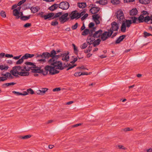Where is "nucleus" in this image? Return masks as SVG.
I'll list each match as a JSON object with an SVG mask.
<instances>
[{
	"label": "nucleus",
	"instance_id": "f257e3e1",
	"mask_svg": "<svg viewBox=\"0 0 152 152\" xmlns=\"http://www.w3.org/2000/svg\"><path fill=\"white\" fill-rule=\"evenodd\" d=\"M56 54V51L54 50H51L50 53V56L51 57V58L48 61V62L50 66L54 68V69L63 70L64 68L62 66V62L55 59V55Z\"/></svg>",
	"mask_w": 152,
	"mask_h": 152
},
{
	"label": "nucleus",
	"instance_id": "f03ea898",
	"mask_svg": "<svg viewBox=\"0 0 152 152\" xmlns=\"http://www.w3.org/2000/svg\"><path fill=\"white\" fill-rule=\"evenodd\" d=\"M36 68L34 70L33 72L41 73L44 75H46L48 74V72H49V74L50 75H54L56 74H58L59 71L56 69H54V68L52 67L51 66L46 65L44 68L45 71L42 69L41 66L38 67Z\"/></svg>",
	"mask_w": 152,
	"mask_h": 152
},
{
	"label": "nucleus",
	"instance_id": "7ed1b4c3",
	"mask_svg": "<svg viewBox=\"0 0 152 152\" xmlns=\"http://www.w3.org/2000/svg\"><path fill=\"white\" fill-rule=\"evenodd\" d=\"M111 27L108 29V31H105L104 35H105V34L107 33V36L110 37L113 34V31H116L118 30L119 28L118 24L117 23L115 22H113L111 23Z\"/></svg>",
	"mask_w": 152,
	"mask_h": 152
},
{
	"label": "nucleus",
	"instance_id": "20e7f679",
	"mask_svg": "<svg viewBox=\"0 0 152 152\" xmlns=\"http://www.w3.org/2000/svg\"><path fill=\"white\" fill-rule=\"evenodd\" d=\"M106 31H104L102 33L103 31L101 29H99V30L96 31L94 34V37L96 38H99L101 36V39L103 41H104L108 39L109 37H107V33L105 34V35H104Z\"/></svg>",
	"mask_w": 152,
	"mask_h": 152
},
{
	"label": "nucleus",
	"instance_id": "39448f33",
	"mask_svg": "<svg viewBox=\"0 0 152 152\" xmlns=\"http://www.w3.org/2000/svg\"><path fill=\"white\" fill-rule=\"evenodd\" d=\"M22 69H23L22 67L20 66H15L13 67L12 70H11L10 72L14 76L16 77H19L18 75L20 72L19 71H21Z\"/></svg>",
	"mask_w": 152,
	"mask_h": 152
},
{
	"label": "nucleus",
	"instance_id": "423d86ee",
	"mask_svg": "<svg viewBox=\"0 0 152 152\" xmlns=\"http://www.w3.org/2000/svg\"><path fill=\"white\" fill-rule=\"evenodd\" d=\"M59 8L63 10H67L70 6L69 3L66 1H63L58 4Z\"/></svg>",
	"mask_w": 152,
	"mask_h": 152
},
{
	"label": "nucleus",
	"instance_id": "0eeeda50",
	"mask_svg": "<svg viewBox=\"0 0 152 152\" xmlns=\"http://www.w3.org/2000/svg\"><path fill=\"white\" fill-rule=\"evenodd\" d=\"M115 15L117 19H118V22L119 23H121V21L124 18V15L123 12L121 10L118 11L115 13Z\"/></svg>",
	"mask_w": 152,
	"mask_h": 152
},
{
	"label": "nucleus",
	"instance_id": "6e6552de",
	"mask_svg": "<svg viewBox=\"0 0 152 152\" xmlns=\"http://www.w3.org/2000/svg\"><path fill=\"white\" fill-rule=\"evenodd\" d=\"M68 15V13H66L64 14L61 17H59V19L61 23H64L69 20V18L67 17Z\"/></svg>",
	"mask_w": 152,
	"mask_h": 152
},
{
	"label": "nucleus",
	"instance_id": "1a4fd4ad",
	"mask_svg": "<svg viewBox=\"0 0 152 152\" xmlns=\"http://www.w3.org/2000/svg\"><path fill=\"white\" fill-rule=\"evenodd\" d=\"M71 20H73L74 19H77L80 18V16H79V13L77 12V11L75 10L72 11L71 14L69 15Z\"/></svg>",
	"mask_w": 152,
	"mask_h": 152
},
{
	"label": "nucleus",
	"instance_id": "9d476101",
	"mask_svg": "<svg viewBox=\"0 0 152 152\" xmlns=\"http://www.w3.org/2000/svg\"><path fill=\"white\" fill-rule=\"evenodd\" d=\"M69 52L67 51L66 53H64L63 54L61 53V56L62 57V60L66 62L68 61H69V56L68 55L69 54Z\"/></svg>",
	"mask_w": 152,
	"mask_h": 152
},
{
	"label": "nucleus",
	"instance_id": "9b49d317",
	"mask_svg": "<svg viewBox=\"0 0 152 152\" xmlns=\"http://www.w3.org/2000/svg\"><path fill=\"white\" fill-rule=\"evenodd\" d=\"M100 10V8L95 7H92L89 10V12L92 14L97 13Z\"/></svg>",
	"mask_w": 152,
	"mask_h": 152
},
{
	"label": "nucleus",
	"instance_id": "f8f14e48",
	"mask_svg": "<svg viewBox=\"0 0 152 152\" xmlns=\"http://www.w3.org/2000/svg\"><path fill=\"white\" fill-rule=\"evenodd\" d=\"M54 15V13L53 12H51L48 13V14L45 15L44 16V18L45 20L47 19H49V20L53 19H52L53 16Z\"/></svg>",
	"mask_w": 152,
	"mask_h": 152
},
{
	"label": "nucleus",
	"instance_id": "ddd939ff",
	"mask_svg": "<svg viewBox=\"0 0 152 152\" xmlns=\"http://www.w3.org/2000/svg\"><path fill=\"white\" fill-rule=\"evenodd\" d=\"M29 74L28 72H27L23 69L21 70V71L19 72L18 75L22 76H28Z\"/></svg>",
	"mask_w": 152,
	"mask_h": 152
},
{
	"label": "nucleus",
	"instance_id": "4468645a",
	"mask_svg": "<svg viewBox=\"0 0 152 152\" xmlns=\"http://www.w3.org/2000/svg\"><path fill=\"white\" fill-rule=\"evenodd\" d=\"M126 27L125 23L123 21L121 28V31L122 32H125L126 30Z\"/></svg>",
	"mask_w": 152,
	"mask_h": 152
},
{
	"label": "nucleus",
	"instance_id": "2eb2a0df",
	"mask_svg": "<svg viewBox=\"0 0 152 152\" xmlns=\"http://www.w3.org/2000/svg\"><path fill=\"white\" fill-rule=\"evenodd\" d=\"M138 13V10L137 8L133 9L130 11V15L131 16H134L137 15Z\"/></svg>",
	"mask_w": 152,
	"mask_h": 152
},
{
	"label": "nucleus",
	"instance_id": "dca6fc26",
	"mask_svg": "<svg viewBox=\"0 0 152 152\" xmlns=\"http://www.w3.org/2000/svg\"><path fill=\"white\" fill-rule=\"evenodd\" d=\"M126 37V35H122L120 36L115 41L116 44H118L120 42L123 41L124 39Z\"/></svg>",
	"mask_w": 152,
	"mask_h": 152
},
{
	"label": "nucleus",
	"instance_id": "f3484780",
	"mask_svg": "<svg viewBox=\"0 0 152 152\" xmlns=\"http://www.w3.org/2000/svg\"><path fill=\"white\" fill-rule=\"evenodd\" d=\"M13 93L14 94H16L17 95H22L25 96L28 94V93L26 92V91H23V93H20L19 92H16L15 91H12Z\"/></svg>",
	"mask_w": 152,
	"mask_h": 152
},
{
	"label": "nucleus",
	"instance_id": "a211bd4d",
	"mask_svg": "<svg viewBox=\"0 0 152 152\" xmlns=\"http://www.w3.org/2000/svg\"><path fill=\"white\" fill-rule=\"evenodd\" d=\"M58 7V4H54L48 8V9L51 11H53Z\"/></svg>",
	"mask_w": 152,
	"mask_h": 152
},
{
	"label": "nucleus",
	"instance_id": "6ab92c4d",
	"mask_svg": "<svg viewBox=\"0 0 152 152\" xmlns=\"http://www.w3.org/2000/svg\"><path fill=\"white\" fill-rule=\"evenodd\" d=\"M13 15L16 16V19H18L20 17L19 16V12L17 9H14L13 11Z\"/></svg>",
	"mask_w": 152,
	"mask_h": 152
},
{
	"label": "nucleus",
	"instance_id": "aec40b11",
	"mask_svg": "<svg viewBox=\"0 0 152 152\" xmlns=\"http://www.w3.org/2000/svg\"><path fill=\"white\" fill-rule=\"evenodd\" d=\"M77 6L80 8L83 9L87 6V5L86 2L78 3Z\"/></svg>",
	"mask_w": 152,
	"mask_h": 152
},
{
	"label": "nucleus",
	"instance_id": "412c9836",
	"mask_svg": "<svg viewBox=\"0 0 152 152\" xmlns=\"http://www.w3.org/2000/svg\"><path fill=\"white\" fill-rule=\"evenodd\" d=\"M40 9V8L38 7H31V8L32 13H34L38 12Z\"/></svg>",
	"mask_w": 152,
	"mask_h": 152
},
{
	"label": "nucleus",
	"instance_id": "4be33fe9",
	"mask_svg": "<svg viewBox=\"0 0 152 152\" xmlns=\"http://www.w3.org/2000/svg\"><path fill=\"white\" fill-rule=\"evenodd\" d=\"M50 53L48 52H44L42 53V58H48L50 57Z\"/></svg>",
	"mask_w": 152,
	"mask_h": 152
},
{
	"label": "nucleus",
	"instance_id": "5701e85b",
	"mask_svg": "<svg viewBox=\"0 0 152 152\" xmlns=\"http://www.w3.org/2000/svg\"><path fill=\"white\" fill-rule=\"evenodd\" d=\"M101 41V40L100 39H97L94 41V42L93 43V46L94 47H96L97 45H99Z\"/></svg>",
	"mask_w": 152,
	"mask_h": 152
},
{
	"label": "nucleus",
	"instance_id": "b1692460",
	"mask_svg": "<svg viewBox=\"0 0 152 152\" xmlns=\"http://www.w3.org/2000/svg\"><path fill=\"white\" fill-rule=\"evenodd\" d=\"M125 23L126 26L128 28H129L131 24L132 23V20H126Z\"/></svg>",
	"mask_w": 152,
	"mask_h": 152
},
{
	"label": "nucleus",
	"instance_id": "393cba45",
	"mask_svg": "<svg viewBox=\"0 0 152 152\" xmlns=\"http://www.w3.org/2000/svg\"><path fill=\"white\" fill-rule=\"evenodd\" d=\"M130 18L132 20V23H138V22H137V21H138L137 18L135 16L131 17Z\"/></svg>",
	"mask_w": 152,
	"mask_h": 152
},
{
	"label": "nucleus",
	"instance_id": "a878e982",
	"mask_svg": "<svg viewBox=\"0 0 152 152\" xmlns=\"http://www.w3.org/2000/svg\"><path fill=\"white\" fill-rule=\"evenodd\" d=\"M144 17L141 14L140 16L137 18L138 21L139 23H142L144 22Z\"/></svg>",
	"mask_w": 152,
	"mask_h": 152
},
{
	"label": "nucleus",
	"instance_id": "bb28decb",
	"mask_svg": "<svg viewBox=\"0 0 152 152\" xmlns=\"http://www.w3.org/2000/svg\"><path fill=\"white\" fill-rule=\"evenodd\" d=\"M31 16V15H29L28 16H21L20 17V18L21 20L26 21L30 19V18Z\"/></svg>",
	"mask_w": 152,
	"mask_h": 152
},
{
	"label": "nucleus",
	"instance_id": "cd10ccee",
	"mask_svg": "<svg viewBox=\"0 0 152 152\" xmlns=\"http://www.w3.org/2000/svg\"><path fill=\"white\" fill-rule=\"evenodd\" d=\"M139 2L144 4H148L150 2V0H139Z\"/></svg>",
	"mask_w": 152,
	"mask_h": 152
},
{
	"label": "nucleus",
	"instance_id": "c85d7f7f",
	"mask_svg": "<svg viewBox=\"0 0 152 152\" xmlns=\"http://www.w3.org/2000/svg\"><path fill=\"white\" fill-rule=\"evenodd\" d=\"M16 84V83L12 82L11 83H4L3 84L2 86L3 87L5 88L6 87H7L9 86H11V85H14Z\"/></svg>",
	"mask_w": 152,
	"mask_h": 152
},
{
	"label": "nucleus",
	"instance_id": "c756f323",
	"mask_svg": "<svg viewBox=\"0 0 152 152\" xmlns=\"http://www.w3.org/2000/svg\"><path fill=\"white\" fill-rule=\"evenodd\" d=\"M89 29H86L82 32L81 34L83 36H86L89 33Z\"/></svg>",
	"mask_w": 152,
	"mask_h": 152
},
{
	"label": "nucleus",
	"instance_id": "7c9ffc66",
	"mask_svg": "<svg viewBox=\"0 0 152 152\" xmlns=\"http://www.w3.org/2000/svg\"><path fill=\"white\" fill-rule=\"evenodd\" d=\"M62 14V12H59L57 13L54 14V15L53 16L52 19H55L59 17L60 15H61Z\"/></svg>",
	"mask_w": 152,
	"mask_h": 152
},
{
	"label": "nucleus",
	"instance_id": "2f4dec72",
	"mask_svg": "<svg viewBox=\"0 0 152 152\" xmlns=\"http://www.w3.org/2000/svg\"><path fill=\"white\" fill-rule=\"evenodd\" d=\"M72 45L73 46L74 48V53L76 55H77L78 54V50L77 47L74 44H73Z\"/></svg>",
	"mask_w": 152,
	"mask_h": 152
},
{
	"label": "nucleus",
	"instance_id": "473e14b6",
	"mask_svg": "<svg viewBox=\"0 0 152 152\" xmlns=\"http://www.w3.org/2000/svg\"><path fill=\"white\" fill-rule=\"evenodd\" d=\"M151 16L150 17L148 15H147L144 17V22L145 23H147L151 19Z\"/></svg>",
	"mask_w": 152,
	"mask_h": 152
},
{
	"label": "nucleus",
	"instance_id": "72a5a7b5",
	"mask_svg": "<svg viewBox=\"0 0 152 152\" xmlns=\"http://www.w3.org/2000/svg\"><path fill=\"white\" fill-rule=\"evenodd\" d=\"M111 2L113 4H118L120 3L119 0H111Z\"/></svg>",
	"mask_w": 152,
	"mask_h": 152
},
{
	"label": "nucleus",
	"instance_id": "f704fd0d",
	"mask_svg": "<svg viewBox=\"0 0 152 152\" xmlns=\"http://www.w3.org/2000/svg\"><path fill=\"white\" fill-rule=\"evenodd\" d=\"M9 68L8 66H4L3 65H0V69L1 70L5 69L7 70Z\"/></svg>",
	"mask_w": 152,
	"mask_h": 152
},
{
	"label": "nucleus",
	"instance_id": "c9c22d12",
	"mask_svg": "<svg viewBox=\"0 0 152 152\" xmlns=\"http://www.w3.org/2000/svg\"><path fill=\"white\" fill-rule=\"evenodd\" d=\"M0 15L3 18H5L6 17V13L5 12L2 10L0 13Z\"/></svg>",
	"mask_w": 152,
	"mask_h": 152
},
{
	"label": "nucleus",
	"instance_id": "e433bc0d",
	"mask_svg": "<svg viewBox=\"0 0 152 152\" xmlns=\"http://www.w3.org/2000/svg\"><path fill=\"white\" fill-rule=\"evenodd\" d=\"M27 92L28 94L29 93L31 94H34V92L31 88H29L27 90Z\"/></svg>",
	"mask_w": 152,
	"mask_h": 152
},
{
	"label": "nucleus",
	"instance_id": "4c0bfd02",
	"mask_svg": "<svg viewBox=\"0 0 152 152\" xmlns=\"http://www.w3.org/2000/svg\"><path fill=\"white\" fill-rule=\"evenodd\" d=\"M143 34H144V37H149L150 36H152V34H151L150 33H148L146 31H144L143 33Z\"/></svg>",
	"mask_w": 152,
	"mask_h": 152
},
{
	"label": "nucleus",
	"instance_id": "58836bf2",
	"mask_svg": "<svg viewBox=\"0 0 152 152\" xmlns=\"http://www.w3.org/2000/svg\"><path fill=\"white\" fill-rule=\"evenodd\" d=\"M92 18L94 20H96L97 19H99L100 17L98 14H96L93 15L92 16Z\"/></svg>",
	"mask_w": 152,
	"mask_h": 152
},
{
	"label": "nucleus",
	"instance_id": "ea45409f",
	"mask_svg": "<svg viewBox=\"0 0 152 152\" xmlns=\"http://www.w3.org/2000/svg\"><path fill=\"white\" fill-rule=\"evenodd\" d=\"M86 9H83V11L81 13H79V16H80V18L85 15V14L86 12Z\"/></svg>",
	"mask_w": 152,
	"mask_h": 152
},
{
	"label": "nucleus",
	"instance_id": "a19ab883",
	"mask_svg": "<svg viewBox=\"0 0 152 152\" xmlns=\"http://www.w3.org/2000/svg\"><path fill=\"white\" fill-rule=\"evenodd\" d=\"M23 61V60L21 58L19 59L18 61L16 62V64L18 65L21 64Z\"/></svg>",
	"mask_w": 152,
	"mask_h": 152
},
{
	"label": "nucleus",
	"instance_id": "79ce46f5",
	"mask_svg": "<svg viewBox=\"0 0 152 152\" xmlns=\"http://www.w3.org/2000/svg\"><path fill=\"white\" fill-rule=\"evenodd\" d=\"M87 44L86 43H84L80 46V48L82 49H84L86 48L87 46Z\"/></svg>",
	"mask_w": 152,
	"mask_h": 152
},
{
	"label": "nucleus",
	"instance_id": "37998d69",
	"mask_svg": "<svg viewBox=\"0 0 152 152\" xmlns=\"http://www.w3.org/2000/svg\"><path fill=\"white\" fill-rule=\"evenodd\" d=\"M58 22L57 21H52L51 23V25L53 26H55L58 25Z\"/></svg>",
	"mask_w": 152,
	"mask_h": 152
},
{
	"label": "nucleus",
	"instance_id": "c03bdc74",
	"mask_svg": "<svg viewBox=\"0 0 152 152\" xmlns=\"http://www.w3.org/2000/svg\"><path fill=\"white\" fill-rule=\"evenodd\" d=\"M88 14L87 13L85 14L81 18V20L83 21L86 19L87 17H88Z\"/></svg>",
	"mask_w": 152,
	"mask_h": 152
},
{
	"label": "nucleus",
	"instance_id": "a18cd8bd",
	"mask_svg": "<svg viewBox=\"0 0 152 152\" xmlns=\"http://www.w3.org/2000/svg\"><path fill=\"white\" fill-rule=\"evenodd\" d=\"M77 25H78V23H75V24L73 26H72L71 27V28L72 30H75L76 29L77 27Z\"/></svg>",
	"mask_w": 152,
	"mask_h": 152
},
{
	"label": "nucleus",
	"instance_id": "49530a36",
	"mask_svg": "<svg viewBox=\"0 0 152 152\" xmlns=\"http://www.w3.org/2000/svg\"><path fill=\"white\" fill-rule=\"evenodd\" d=\"M48 90V89L46 88H42V90H41V94H45V92L46 91Z\"/></svg>",
	"mask_w": 152,
	"mask_h": 152
},
{
	"label": "nucleus",
	"instance_id": "de8ad7c7",
	"mask_svg": "<svg viewBox=\"0 0 152 152\" xmlns=\"http://www.w3.org/2000/svg\"><path fill=\"white\" fill-rule=\"evenodd\" d=\"M141 14L144 16V15H148L149 13L147 11L143 10Z\"/></svg>",
	"mask_w": 152,
	"mask_h": 152
},
{
	"label": "nucleus",
	"instance_id": "09e8293b",
	"mask_svg": "<svg viewBox=\"0 0 152 152\" xmlns=\"http://www.w3.org/2000/svg\"><path fill=\"white\" fill-rule=\"evenodd\" d=\"M31 25V23H27L24 25L23 27L25 28H27L30 27Z\"/></svg>",
	"mask_w": 152,
	"mask_h": 152
},
{
	"label": "nucleus",
	"instance_id": "8fccbe9b",
	"mask_svg": "<svg viewBox=\"0 0 152 152\" xmlns=\"http://www.w3.org/2000/svg\"><path fill=\"white\" fill-rule=\"evenodd\" d=\"M94 23L91 22L88 25V27L90 28H92L94 26Z\"/></svg>",
	"mask_w": 152,
	"mask_h": 152
},
{
	"label": "nucleus",
	"instance_id": "3c124183",
	"mask_svg": "<svg viewBox=\"0 0 152 152\" xmlns=\"http://www.w3.org/2000/svg\"><path fill=\"white\" fill-rule=\"evenodd\" d=\"M32 66H31L30 67V69L32 70V72H33V71H34V70L35 69H36V68H38L37 66L35 65L34 64V65H32Z\"/></svg>",
	"mask_w": 152,
	"mask_h": 152
},
{
	"label": "nucleus",
	"instance_id": "603ef678",
	"mask_svg": "<svg viewBox=\"0 0 152 152\" xmlns=\"http://www.w3.org/2000/svg\"><path fill=\"white\" fill-rule=\"evenodd\" d=\"M26 2L25 0H22L19 1L18 4V6H20L22 4H23Z\"/></svg>",
	"mask_w": 152,
	"mask_h": 152
},
{
	"label": "nucleus",
	"instance_id": "864d4df0",
	"mask_svg": "<svg viewBox=\"0 0 152 152\" xmlns=\"http://www.w3.org/2000/svg\"><path fill=\"white\" fill-rule=\"evenodd\" d=\"M22 58L23 60L24 59H27L28 58V53L25 54L22 57Z\"/></svg>",
	"mask_w": 152,
	"mask_h": 152
},
{
	"label": "nucleus",
	"instance_id": "5fc2aeb1",
	"mask_svg": "<svg viewBox=\"0 0 152 152\" xmlns=\"http://www.w3.org/2000/svg\"><path fill=\"white\" fill-rule=\"evenodd\" d=\"M22 58L23 60L24 59H27L28 58V53L25 54L22 57Z\"/></svg>",
	"mask_w": 152,
	"mask_h": 152
},
{
	"label": "nucleus",
	"instance_id": "6e6d98bb",
	"mask_svg": "<svg viewBox=\"0 0 152 152\" xmlns=\"http://www.w3.org/2000/svg\"><path fill=\"white\" fill-rule=\"evenodd\" d=\"M101 3H102V4H101V5H105L107 4V0H102Z\"/></svg>",
	"mask_w": 152,
	"mask_h": 152
},
{
	"label": "nucleus",
	"instance_id": "4d7b16f0",
	"mask_svg": "<svg viewBox=\"0 0 152 152\" xmlns=\"http://www.w3.org/2000/svg\"><path fill=\"white\" fill-rule=\"evenodd\" d=\"M25 64L27 65H29L30 66H32L33 65H34V64L33 63L28 61L25 62Z\"/></svg>",
	"mask_w": 152,
	"mask_h": 152
},
{
	"label": "nucleus",
	"instance_id": "13d9d810",
	"mask_svg": "<svg viewBox=\"0 0 152 152\" xmlns=\"http://www.w3.org/2000/svg\"><path fill=\"white\" fill-rule=\"evenodd\" d=\"M31 135H27L23 136V137L24 138V140L28 139L31 137Z\"/></svg>",
	"mask_w": 152,
	"mask_h": 152
},
{
	"label": "nucleus",
	"instance_id": "bf43d9fd",
	"mask_svg": "<svg viewBox=\"0 0 152 152\" xmlns=\"http://www.w3.org/2000/svg\"><path fill=\"white\" fill-rule=\"evenodd\" d=\"M132 130V129H130V128L129 127L125 128L123 129L124 131V132H127L128 131H131Z\"/></svg>",
	"mask_w": 152,
	"mask_h": 152
},
{
	"label": "nucleus",
	"instance_id": "052dcab7",
	"mask_svg": "<svg viewBox=\"0 0 152 152\" xmlns=\"http://www.w3.org/2000/svg\"><path fill=\"white\" fill-rule=\"evenodd\" d=\"M80 72H76L74 74V75L75 77H78L81 76Z\"/></svg>",
	"mask_w": 152,
	"mask_h": 152
},
{
	"label": "nucleus",
	"instance_id": "680f3d73",
	"mask_svg": "<svg viewBox=\"0 0 152 152\" xmlns=\"http://www.w3.org/2000/svg\"><path fill=\"white\" fill-rule=\"evenodd\" d=\"M5 56L7 58H12L13 57V55L12 54H6Z\"/></svg>",
	"mask_w": 152,
	"mask_h": 152
},
{
	"label": "nucleus",
	"instance_id": "e2e57ef3",
	"mask_svg": "<svg viewBox=\"0 0 152 152\" xmlns=\"http://www.w3.org/2000/svg\"><path fill=\"white\" fill-rule=\"evenodd\" d=\"M44 12H39L38 13V15H40V16L42 18H44V16L45 15H43Z\"/></svg>",
	"mask_w": 152,
	"mask_h": 152
},
{
	"label": "nucleus",
	"instance_id": "0e129e2a",
	"mask_svg": "<svg viewBox=\"0 0 152 152\" xmlns=\"http://www.w3.org/2000/svg\"><path fill=\"white\" fill-rule=\"evenodd\" d=\"M61 90V88H57L53 89V91H58Z\"/></svg>",
	"mask_w": 152,
	"mask_h": 152
},
{
	"label": "nucleus",
	"instance_id": "69168bd1",
	"mask_svg": "<svg viewBox=\"0 0 152 152\" xmlns=\"http://www.w3.org/2000/svg\"><path fill=\"white\" fill-rule=\"evenodd\" d=\"M77 57L74 58L73 60L71 61L70 63L72 64H74L77 61Z\"/></svg>",
	"mask_w": 152,
	"mask_h": 152
},
{
	"label": "nucleus",
	"instance_id": "338daca9",
	"mask_svg": "<svg viewBox=\"0 0 152 152\" xmlns=\"http://www.w3.org/2000/svg\"><path fill=\"white\" fill-rule=\"evenodd\" d=\"M37 61L39 62H45L46 61L45 59L43 58L37 60Z\"/></svg>",
	"mask_w": 152,
	"mask_h": 152
},
{
	"label": "nucleus",
	"instance_id": "774afa93",
	"mask_svg": "<svg viewBox=\"0 0 152 152\" xmlns=\"http://www.w3.org/2000/svg\"><path fill=\"white\" fill-rule=\"evenodd\" d=\"M118 147L120 149H126V148L123 146L122 145H118Z\"/></svg>",
	"mask_w": 152,
	"mask_h": 152
}]
</instances>
